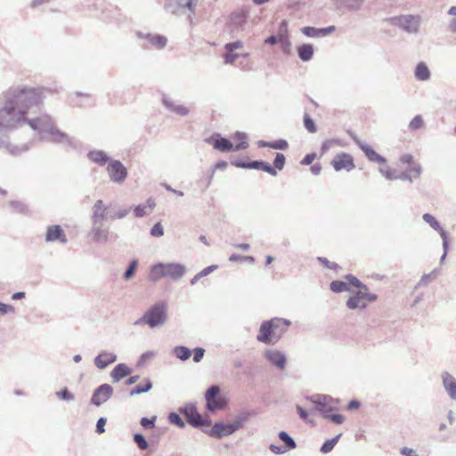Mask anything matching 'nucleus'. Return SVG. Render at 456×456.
<instances>
[{
    "instance_id": "f257e3e1",
    "label": "nucleus",
    "mask_w": 456,
    "mask_h": 456,
    "mask_svg": "<svg viewBox=\"0 0 456 456\" xmlns=\"http://www.w3.org/2000/svg\"><path fill=\"white\" fill-rule=\"evenodd\" d=\"M42 102V92L32 87H24L10 91L4 108L0 111L2 116L0 126H13L25 119L26 115Z\"/></svg>"
},
{
    "instance_id": "f03ea898",
    "label": "nucleus",
    "mask_w": 456,
    "mask_h": 456,
    "mask_svg": "<svg viewBox=\"0 0 456 456\" xmlns=\"http://www.w3.org/2000/svg\"><path fill=\"white\" fill-rule=\"evenodd\" d=\"M290 324L289 320L277 317L264 321L260 325L256 340L265 345L275 344L288 330Z\"/></svg>"
},
{
    "instance_id": "7ed1b4c3",
    "label": "nucleus",
    "mask_w": 456,
    "mask_h": 456,
    "mask_svg": "<svg viewBox=\"0 0 456 456\" xmlns=\"http://www.w3.org/2000/svg\"><path fill=\"white\" fill-rule=\"evenodd\" d=\"M167 318V303L164 300H159L151 305L134 324L136 326L147 325L151 329L159 328L165 324Z\"/></svg>"
},
{
    "instance_id": "20e7f679",
    "label": "nucleus",
    "mask_w": 456,
    "mask_h": 456,
    "mask_svg": "<svg viewBox=\"0 0 456 456\" xmlns=\"http://www.w3.org/2000/svg\"><path fill=\"white\" fill-rule=\"evenodd\" d=\"M335 293L350 291L346 305L349 309L365 308L368 303L376 300L377 296L369 292L368 287H354L355 290H351L352 287H330Z\"/></svg>"
},
{
    "instance_id": "39448f33",
    "label": "nucleus",
    "mask_w": 456,
    "mask_h": 456,
    "mask_svg": "<svg viewBox=\"0 0 456 456\" xmlns=\"http://www.w3.org/2000/svg\"><path fill=\"white\" fill-rule=\"evenodd\" d=\"M185 273V266L181 264H157L151 270L153 280L160 278L178 279Z\"/></svg>"
},
{
    "instance_id": "423d86ee",
    "label": "nucleus",
    "mask_w": 456,
    "mask_h": 456,
    "mask_svg": "<svg viewBox=\"0 0 456 456\" xmlns=\"http://www.w3.org/2000/svg\"><path fill=\"white\" fill-rule=\"evenodd\" d=\"M182 413L184 415L188 423L195 428H200L202 431L205 428L211 426V420L209 418H204L197 410L193 403L186 404L182 410Z\"/></svg>"
},
{
    "instance_id": "0eeeda50",
    "label": "nucleus",
    "mask_w": 456,
    "mask_h": 456,
    "mask_svg": "<svg viewBox=\"0 0 456 456\" xmlns=\"http://www.w3.org/2000/svg\"><path fill=\"white\" fill-rule=\"evenodd\" d=\"M221 389L217 385L210 386L205 392L206 409L209 412H216L226 406L225 400L220 395Z\"/></svg>"
},
{
    "instance_id": "6e6552de",
    "label": "nucleus",
    "mask_w": 456,
    "mask_h": 456,
    "mask_svg": "<svg viewBox=\"0 0 456 456\" xmlns=\"http://www.w3.org/2000/svg\"><path fill=\"white\" fill-rule=\"evenodd\" d=\"M308 400L315 405L319 412L332 411L338 409V399L328 395H314L308 397Z\"/></svg>"
},
{
    "instance_id": "1a4fd4ad",
    "label": "nucleus",
    "mask_w": 456,
    "mask_h": 456,
    "mask_svg": "<svg viewBox=\"0 0 456 456\" xmlns=\"http://www.w3.org/2000/svg\"><path fill=\"white\" fill-rule=\"evenodd\" d=\"M390 22L409 33H416L419 30L420 18L413 15H401L391 18Z\"/></svg>"
},
{
    "instance_id": "9d476101",
    "label": "nucleus",
    "mask_w": 456,
    "mask_h": 456,
    "mask_svg": "<svg viewBox=\"0 0 456 456\" xmlns=\"http://www.w3.org/2000/svg\"><path fill=\"white\" fill-rule=\"evenodd\" d=\"M205 434L210 437L222 439L223 437L229 436L236 432L232 422L225 423L223 421H216L211 428L203 430Z\"/></svg>"
},
{
    "instance_id": "9b49d317",
    "label": "nucleus",
    "mask_w": 456,
    "mask_h": 456,
    "mask_svg": "<svg viewBox=\"0 0 456 456\" xmlns=\"http://www.w3.org/2000/svg\"><path fill=\"white\" fill-rule=\"evenodd\" d=\"M336 171L345 170L350 172L355 167L354 159L349 153L341 152L334 156L330 162Z\"/></svg>"
},
{
    "instance_id": "f8f14e48",
    "label": "nucleus",
    "mask_w": 456,
    "mask_h": 456,
    "mask_svg": "<svg viewBox=\"0 0 456 456\" xmlns=\"http://www.w3.org/2000/svg\"><path fill=\"white\" fill-rule=\"evenodd\" d=\"M112 394L113 387L110 384H102L94 391L91 403L95 406H101L111 397Z\"/></svg>"
},
{
    "instance_id": "ddd939ff",
    "label": "nucleus",
    "mask_w": 456,
    "mask_h": 456,
    "mask_svg": "<svg viewBox=\"0 0 456 456\" xmlns=\"http://www.w3.org/2000/svg\"><path fill=\"white\" fill-rule=\"evenodd\" d=\"M107 171L110 179L115 183L123 182L127 175L126 167L118 160H114L109 163Z\"/></svg>"
},
{
    "instance_id": "4468645a",
    "label": "nucleus",
    "mask_w": 456,
    "mask_h": 456,
    "mask_svg": "<svg viewBox=\"0 0 456 456\" xmlns=\"http://www.w3.org/2000/svg\"><path fill=\"white\" fill-rule=\"evenodd\" d=\"M265 358L279 370H284L287 358L283 352L277 349H266L264 353Z\"/></svg>"
},
{
    "instance_id": "2eb2a0df",
    "label": "nucleus",
    "mask_w": 456,
    "mask_h": 456,
    "mask_svg": "<svg viewBox=\"0 0 456 456\" xmlns=\"http://www.w3.org/2000/svg\"><path fill=\"white\" fill-rule=\"evenodd\" d=\"M441 379L443 387L450 399L456 402V379L450 372L443 371Z\"/></svg>"
},
{
    "instance_id": "dca6fc26",
    "label": "nucleus",
    "mask_w": 456,
    "mask_h": 456,
    "mask_svg": "<svg viewBox=\"0 0 456 456\" xmlns=\"http://www.w3.org/2000/svg\"><path fill=\"white\" fill-rule=\"evenodd\" d=\"M198 0H170L167 8L170 9L174 14H178L181 8H188L191 12H194Z\"/></svg>"
},
{
    "instance_id": "f3484780",
    "label": "nucleus",
    "mask_w": 456,
    "mask_h": 456,
    "mask_svg": "<svg viewBox=\"0 0 456 456\" xmlns=\"http://www.w3.org/2000/svg\"><path fill=\"white\" fill-rule=\"evenodd\" d=\"M233 165L238 167L261 169L272 175H276L277 174L276 170L270 164L264 161H252L249 163L234 162Z\"/></svg>"
},
{
    "instance_id": "a211bd4d",
    "label": "nucleus",
    "mask_w": 456,
    "mask_h": 456,
    "mask_svg": "<svg viewBox=\"0 0 456 456\" xmlns=\"http://www.w3.org/2000/svg\"><path fill=\"white\" fill-rule=\"evenodd\" d=\"M116 361L117 355L114 353L102 351L94 358V362L97 368L104 370Z\"/></svg>"
},
{
    "instance_id": "6ab92c4d",
    "label": "nucleus",
    "mask_w": 456,
    "mask_h": 456,
    "mask_svg": "<svg viewBox=\"0 0 456 456\" xmlns=\"http://www.w3.org/2000/svg\"><path fill=\"white\" fill-rule=\"evenodd\" d=\"M242 47L243 44L240 41L226 44L224 48L227 53L224 55V62L228 64L233 63L235 60L240 56L238 53H234L233 51Z\"/></svg>"
},
{
    "instance_id": "aec40b11",
    "label": "nucleus",
    "mask_w": 456,
    "mask_h": 456,
    "mask_svg": "<svg viewBox=\"0 0 456 456\" xmlns=\"http://www.w3.org/2000/svg\"><path fill=\"white\" fill-rule=\"evenodd\" d=\"M46 241L60 240L62 243L67 241L63 230L60 225L49 226L45 236Z\"/></svg>"
},
{
    "instance_id": "412c9836",
    "label": "nucleus",
    "mask_w": 456,
    "mask_h": 456,
    "mask_svg": "<svg viewBox=\"0 0 456 456\" xmlns=\"http://www.w3.org/2000/svg\"><path fill=\"white\" fill-rule=\"evenodd\" d=\"M358 145L361 148V150L364 152L365 156L368 158L369 160L377 162L379 164L386 163V159L379 153H377L374 151V149L369 144L359 142Z\"/></svg>"
},
{
    "instance_id": "4be33fe9",
    "label": "nucleus",
    "mask_w": 456,
    "mask_h": 456,
    "mask_svg": "<svg viewBox=\"0 0 456 456\" xmlns=\"http://www.w3.org/2000/svg\"><path fill=\"white\" fill-rule=\"evenodd\" d=\"M132 372V369L125 363L117 364L110 372V377L114 382H118L122 379L129 376Z\"/></svg>"
},
{
    "instance_id": "5701e85b",
    "label": "nucleus",
    "mask_w": 456,
    "mask_h": 456,
    "mask_svg": "<svg viewBox=\"0 0 456 456\" xmlns=\"http://www.w3.org/2000/svg\"><path fill=\"white\" fill-rule=\"evenodd\" d=\"M256 415V412L254 411H248L244 410L241 411L239 414H237L232 420V424L233 428L236 429V431L242 428L245 425V423L253 416Z\"/></svg>"
},
{
    "instance_id": "b1692460",
    "label": "nucleus",
    "mask_w": 456,
    "mask_h": 456,
    "mask_svg": "<svg viewBox=\"0 0 456 456\" xmlns=\"http://www.w3.org/2000/svg\"><path fill=\"white\" fill-rule=\"evenodd\" d=\"M156 203L153 199H148L144 205H139L134 208V213L136 217H142L150 214L155 208Z\"/></svg>"
},
{
    "instance_id": "393cba45",
    "label": "nucleus",
    "mask_w": 456,
    "mask_h": 456,
    "mask_svg": "<svg viewBox=\"0 0 456 456\" xmlns=\"http://www.w3.org/2000/svg\"><path fill=\"white\" fill-rule=\"evenodd\" d=\"M233 150L232 151H238L245 150L248 147L247 135L243 133L237 132L232 136Z\"/></svg>"
},
{
    "instance_id": "a878e982",
    "label": "nucleus",
    "mask_w": 456,
    "mask_h": 456,
    "mask_svg": "<svg viewBox=\"0 0 456 456\" xmlns=\"http://www.w3.org/2000/svg\"><path fill=\"white\" fill-rule=\"evenodd\" d=\"M152 387H153V385H152L151 380L149 378H146V379H144L142 380V383H139L135 387H134L130 390L129 395L131 396H134V395H141V394H143V393H147L150 390H151Z\"/></svg>"
},
{
    "instance_id": "bb28decb",
    "label": "nucleus",
    "mask_w": 456,
    "mask_h": 456,
    "mask_svg": "<svg viewBox=\"0 0 456 456\" xmlns=\"http://www.w3.org/2000/svg\"><path fill=\"white\" fill-rule=\"evenodd\" d=\"M334 29H335V28L333 26H330V27H328L325 28H321V29H317L313 27H305V28H303L302 32L307 37H318V36H327L329 33L332 32Z\"/></svg>"
},
{
    "instance_id": "cd10ccee",
    "label": "nucleus",
    "mask_w": 456,
    "mask_h": 456,
    "mask_svg": "<svg viewBox=\"0 0 456 456\" xmlns=\"http://www.w3.org/2000/svg\"><path fill=\"white\" fill-rule=\"evenodd\" d=\"M421 174V167L418 164H413L409 167L405 172L400 175V179L412 181V179L418 178Z\"/></svg>"
},
{
    "instance_id": "c85d7f7f",
    "label": "nucleus",
    "mask_w": 456,
    "mask_h": 456,
    "mask_svg": "<svg viewBox=\"0 0 456 456\" xmlns=\"http://www.w3.org/2000/svg\"><path fill=\"white\" fill-rule=\"evenodd\" d=\"M145 38L151 44V46L157 49L164 48L167 43V37L161 35H147Z\"/></svg>"
},
{
    "instance_id": "c756f323",
    "label": "nucleus",
    "mask_w": 456,
    "mask_h": 456,
    "mask_svg": "<svg viewBox=\"0 0 456 456\" xmlns=\"http://www.w3.org/2000/svg\"><path fill=\"white\" fill-rule=\"evenodd\" d=\"M213 146L216 150L222 152L232 151L233 150V143L226 138L216 139L213 142Z\"/></svg>"
},
{
    "instance_id": "7c9ffc66",
    "label": "nucleus",
    "mask_w": 456,
    "mask_h": 456,
    "mask_svg": "<svg viewBox=\"0 0 456 456\" xmlns=\"http://www.w3.org/2000/svg\"><path fill=\"white\" fill-rule=\"evenodd\" d=\"M247 12L244 11L235 12L230 16V26L240 27L246 23Z\"/></svg>"
},
{
    "instance_id": "2f4dec72",
    "label": "nucleus",
    "mask_w": 456,
    "mask_h": 456,
    "mask_svg": "<svg viewBox=\"0 0 456 456\" xmlns=\"http://www.w3.org/2000/svg\"><path fill=\"white\" fill-rule=\"evenodd\" d=\"M297 53H298L299 58L302 61H307L311 60L313 57V54H314L313 45H309V44L302 45L298 46Z\"/></svg>"
},
{
    "instance_id": "473e14b6",
    "label": "nucleus",
    "mask_w": 456,
    "mask_h": 456,
    "mask_svg": "<svg viewBox=\"0 0 456 456\" xmlns=\"http://www.w3.org/2000/svg\"><path fill=\"white\" fill-rule=\"evenodd\" d=\"M173 354L181 361H186L191 356L192 352L191 349L184 346H176L173 348Z\"/></svg>"
},
{
    "instance_id": "72a5a7b5",
    "label": "nucleus",
    "mask_w": 456,
    "mask_h": 456,
    "mask_svg": "<svg viewBox=\"0 0 456 456\" xmlns=\"http://www.w3.org/2000/svg\"><path fill=\"white\" fill-rule=\"evenodd\" d=\"M341 436H342V434L339 433L336 436L326 440L322 444V446L320 448V452L323 454H327V453L330 452L334 449V447L336 446V444H338V442L339 441Z\"/></svg>"
},
{
    "instance_id": "f704fd0d",
    "label": "nucleus",
    "mask_w": 456,
    "mask_h": 456,
    "mask_svg": "<svg viewBox=\"0 0 456 456\" xmlns=\"http://www.w3.org/2000/svg\"><path fill=\"white\" fill-rule=\"evenodd\" d=\"M278 437L284 444V448L289 450H293L297 447L296 441L289 436V434L286 431H280L278 434Z\"/></svg>"
},
{
    "instance_id": "c9c22d12",
    "label": "nucleus",
    "mask_w": 456,
    "mask_h": 456,
    "mask_svg": "<svg viewBox=\"0 0 456 456\" xmlns=\"http://www.w3.org/2000/svg\"><path fill=\"white\" fill-rule=\"evenodd\" d=\"M106 208L103 205L102 200H99L95 202L94 206V220L97 222L99 220H102L105 217Z\"/></svg>"
},
{
    "instance_id": "e433bc0d",
    "label": "nucleus",
    "mask_w": 456,
    "mask_h": 456,
    "mask_svg": "<svg viewBox=\"0 0 456 456\" xmlns=\"http://www.w3.org/2000/svg\"><path fill=\"white\" fill-rule=\"evenodd\" d=\"M430 72L428 66L424 62H420L417 65L415 69V77L419 80H427L429 78Z\"/></svg>"
},
{
    "instance_id": "4c0bfd02",
    "label": "nucleus",
    "mask_w": 456,
    "mask_h": 456,
    "mask_svg": "<svg viewBox=\"0 0 456 456\" xmlns=\"http://www.w3.org/2000/svg\"><path fill=\"white\" fill-rule=\"evenodd\" d=\"M423 219L430 224L431 227H433L435 230L439 231L441 236L445 240L446 234L444 229L440 226L439 223L436 221V219L430 214H425L423 216Z\"/></svg>"
},
{
    "instance_id": "58836bf2",
    "label": "nucleus",
    "mask_w": 456,
    "mask_h": 456,
    "mask_svg": "<svg viewBox=\"0 0 456 456\" xmlns=\"http://www.w3.org/2000/svg\"><path fill=\"white\" fill-rule=\"evenodd\" d=\"M260 145L265 146V147H269L272 149H276V150H286L289 147L288 142L283 139L268 142H260Z\"/></svg>"
},
{
    "instance_id": "ea45409f",
    "label": "nucleus",
    "mask_w": 456,
    "mask_h": 456,
    "mask_svg": "<svg viewBox=\"0 0 456 456\" xmlns=\"http://www.w3.org/2000/svg\"><path fill=\"white\" fill-rule=\"evenodd\" d=\"M133 441L140 450L146 451L149 449V443L142 433L134 434Z\"/></svg>"
},
{
    "instance_id": "a19ab883",
    "label": "nucleus",
    "mask_w": 456,
    "mask_h": 456,
    "mask_svg": "<svg viewBox=\"0 0 456 456\" xmlns=\"http://www.w3.org/2000/svg\"><path fill=\"white\" fill-rule=\"evenodd\" d=\"M89 158L94 163L99 165H105L108 161V157L103 151H92L89 153Z\"/></svg>"
},
{
    "instance_id": "79ce46f5",
    "label": "nucleus",
    "mask_w": 456,
    "mask_h": 456,
    "mask_svg": "<svg viewBox=\"0 0 456 456\" xmlns=\"http://www.w3.org/2000/svg\"><path fill=\"white\" fill-rule=\"evenodd\" d=\"M326 419H330L336 425H340L344 422L345 417L339 413H329L327 411L320 412Z\"/></svg>"
},
{
    "instance_id": "37998d69",
    "label": "nucleus",
    "mask_w": 456,
    "mask_h": 456,
    "mask_svg": "<svg viewBox=\"0 0 456 456\" xmlns=\"http://www.w3.org/2000/svg\"><path fill=\"white\" fill-rule=\"evenodd\" d=\"M167 418L171 424L175 425L180 428H183L185 427V422L177 412H170Z\"/></svg>"
},
{
    "instance_id": "c03bdc74",
    "label": "nucleus",
    "mask_w": 456,
    "mask_h": 456,
    "mask_svg": "<svg viewBox=\"0 0 456 456\" xmlns=\"http://www.w3.org/2000/svg\"><path fill=\"white\" fill-rule=\"evenodd\" d=\"M317 261L327 269L334 271H338V269H340V266L337 263L330 261L326 257H317Z\"/></svg>"
},
{
    "instance_id": "a18cd8bd",
    "label": "nucleus",
    "mask_w": 456,
    "mask_h": 456,
    "mask_svg": "<svg viewBox=\"0 0 456 456\" xmlns=\"http://www.w3.org/2000/svg\"><path fill=\"white\" fill-rule=\"evenodd\" d=\"M380 172L389 180H395L400 178L399 175H396V172L387 166H383L379 167Z\"/></svg>"
},
{
    "instance_id": "49530a36",
    "label": "nucleus",
    "mask_w": 456,
    "mask_h": 456,
    "mask_svg": "<svg viewBox=\"0 0 456 456\" xmlns=\"http://www.w3.org/2000/svg\"><path fill=\"white\" fill-rule=\"evenodd\" d=\"M56 395L59 399L68 402L73 401L75 398L74 395L67 387L57 391Z\"/></svg>"
},
{
    "instance_id": "de8ad7c7",
    "label": "nucleus",
    "mask_w": 456,
    "mask_h": 456,
    "mask_svg": "<svg viewBox=\"0 0 456 456\" xmlns=\"http://www.w3.org/2000/svg\"><path fill=\"white\" fill-rule=\"evenodd\" d=\"M156 419H157L156 416H153L151 419L142 417L140 419V424L144 429L150 430L155 427Z\"/></svg>"
},
{
    "instance_id": "09e8293b",
    "label": "nucleus",
    "mask_w": 456,
    "mask_h": 456,
    "mask_svg": "<svg viewBox=\"0 0 456 456\" xmlns=\"http://www.w3.org/2000/svg\"><path fill=\"white\" fill-rule=\"evenodd\" d=\"M304 125H305V127L310 133H315L316 132L315 123H314V121L311 118V117L308 114H305V116H304Z\"/></svg>"
},
{
    "instance_id": "8fccbe9b",
    "label": "nucleus",
    "mask_w": 456,
    "mask_h": 456,
    "mask_svg": "<svg viewBox=\"0 0 456 456\" xmlns=\"http://www.w3.org/2000/svg\"><path fill=\"white\" fill-rule=\"evenodd\" d=\"M137 265H138V262L137 260H133L127 270L126 271L125 274H124V278L126 280H129L131 277H133L136 272V269H137Z\"/></svg>"
},
{
    "instance_id": "3c124183",
    "label": "nucleus",
    "mask_w": 456,
    "mask_h": 456,
    "mask_svg": "<svg viewBox=\"0 0 456 456\" xmlns=\"http://www.w3.org/2000/svg\"><path fill=\"white\" fill-rule=\"evenodd\" d=\"M285 160V156L282 153H277L273 161V168L281 170L284 167Z\"/></svg>"
},
{
    "instance_id": "603ef678",
    "label": "nucleus",
    "mask_w": 456,
    "mask_h": 456,
    "mask_svg": "<svg viewBox=\"0 0 456 456\" xmlns=\"http://www.w3.org/2000/svg\"><path fill=\"white\" fill-rule=\"evenodd\" d=\"M448 13L454 18L449 23V28L452 32L456 33V6H452L449 9Z\"/></svg>"
},
{
    "instance_id": "864d4df0",
    "label": "nucleus",
    "mask_w": 456,
    "mask_h": 456,
    "mask_svg": "<svg viewBox=\"0 0 456 456\" xmlns=\"http://www.w3.org/2000/svg\"><path fill=\"white\" fill-rule=\"evenodd\" d=\"M423 119L421 116H416L413 118V119L411 121L409 126L411 130H417L423 126Z\"/></svg>"
},
{
    "instance_id": "5fc2aeb1",
    "label": "nucleus",
    "mask_w": 456,
    "mask_h": 456,
    "mask_svg": "<svg viewBox=\"0 0 456 456\" xmlns=\"http://www.w3.org/2000/svg\"><path fill=\"white\" fill-rule=\"evenodd\" d=\"M204 354H205V349L203 347L194 348L193 354H192L193 362H200L203 359Z\"/></svg>"
},
{
    "instance_id": "6e6d98bb",
    "label": "nucleus",
    "mask_w": 456,
    "mask_h": 456,
    "mask_svg": "<svg viewBox=\"0 0 456 456\" xmlns=\"http://www.w3.org/2000/svg\"><path fill=\"white\" fill-rule=\"evenodd\" d=\"M107 423V419L104 418V417H101L98 419L97 422H96V429H95V432L99 435L102 434L105 432V425Z\"/></svg>"
},
{
    "instance_id": "4d7b16f0",
    "label": "nucleus",
    "mask_w": 456,
    "mask_h": 456,
    "mask_svg": "<svg viewBox=\"0 0 456 456\" xmlns=\"http://www.w3.org/2000/svg\"><path fill=\"white\" fill-rule=\"evenodd\" d=\"M15 309L12 305L0 302V315H5L9 313H14Z\"/></svg>"
},
{
    "instance_id": "13d9d810",
    "label": "nucleus",
    "mask_w": 456,
    "mask_h": 456,
    "mask_svg": "<svg viewBox=\"0 0 456 456\" xmlns=\"http://www.w3.org/2000/svg\"><path fill=\"white\" fill-rule=\"evenodd\" d=\"M155 355L154 351H146L141 354L138 360V365H142L146 361L150 360Z\"/></svg>"
},
{
    "instance_id": "bf43d9fd",
    "label": "nucleus",
    "mask_w": 456,
    "mask_h": 456,
    "mask_svg": "<svg viewBox=\"0 0 456 456\" xmlns=\"http://www.w3.org/2000/svg\"><path fill=\"white\" fill-rule=\"evenodd\" d=\"M151 234L154 237H160L164 234V230L160 223H157L151 229Z\"/></svg>"
},
{
    "instance_id": "052dcab7",
    "label": "nucleus",
    "mask_w": 456,
    "mask_h": 456,
    "mask_svg": "<svg viewBox=\"0 0 456 456\" xmlns=\"http://www.w3.org/2000/svg\"><path fill=\"white\" fill-rule=\"evenodd\" d=\"M296 409L299 418L302 420L306 421L309 416L308 411L298 404L296 406Z\"/></svg>"
},
{
    "instance_id": "680f3d73",
    "label": "nucleus",
    "mask_w": 456,
    "mask_h": 456,
    "mask_svg": "<svg viewBox=\"0 0 456 456\" xmlns=\"http://www.w3.org/2000/svg\"><path fill=\"white\" fill-rule=\"evenodd\" d=\"M317 158L316 153H309L305 156V158L301 160V165H310L314 162V160Z\"/></svg>"
},
{
    "instance_id": "e2e57ef3",
    "label": "nucleus",
    "mask_w": 456,
    "mask_h": 456,
    "mask_svg": "<svg viewBox=\"0 0 456 456\" xmlns=\"http://www.w3.org/2000/svg\"><path fill=\"white\" fill-rule=\"evenodd\" d=\"M216 266L215 265H211V266H208L207 268H205L204 270H202L197 276H195V278L192 280L191 283H194L197 281V280L200 278V277H202V276H206L208 275V273H210L214 269H216Z\"/></svg>"
},
{
    "instance_id": "0e129e2a",
    "label": "nucleus",
    "mask_w": 456,
    "mask_h": 456,
    "mask_svg": "<svg viewBox=\"0 0 456 456\" xmlns=\"http://www.w3.org/2000/svg\"><path fill=\"white\" fill-rule=\"evenodd\" d=\"M269 449L275 454H282L287 451L284 447L273 444H270Z\"/></svg>"
},
{
    "instance_id": "69168bd1",
    "label": "nucleus",
    "mask_w": 456,
    "mask_h": 456,
    "mask_svg": "<svg viewBox=\"0 0 456 456\" xmlns=\"http://www.w3.org/2000/svg\"><path fill=\"white\" fill-rule=\"evenodd\" d=\"M400 452L403 456H419L415 450L408 447H403Z\"/></svg>"
},
{
    "instance_id": "338daca9",
    "label": "nucleus",
    "mask_w": 456,
    "mask_h": 456,
    "mask_svg": "<svg viewBox=\"0 0 456 456\" xmlns=\"http://www.w3.org/2000/svg\"><path fill=\"white\" fill-rule=\"evenodd\" d=\"M401 162H402L403 164H405V165L409 166V167H411V166H412L413 164H415V163L413 162V158H412V156H411V155H410V154H404V155H403V156L401 157Z\"/></svg>"
},
{
    "instance_id": "774afa93",
    "label": "nucleus",
    "mask_w": 456,
    "mask_h": 456,
    "mask_svg": "<svg viewBox=\"0 0 456 456\" xmlns=\"http://www.w3.org/2000/svg\"><path fill=\"white\" fill-rule=\"evenodd\" d=\"M346 280L349 283V285H362L359 280L352 275H346Z\"/></svg>"
}]
</instances>
